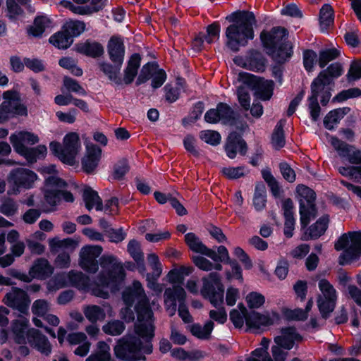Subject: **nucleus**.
Wrapping results in <instances>:
<instances>
[{
  "label": "nucleus",
  "instance_id": "nucleus-1",
  "mask_svg": "<svg viewBox=\"0 0 361 361\" xmlns=\"http://www.w3.org/2000/svg\"><path fill=\"white\" fill-rule=\"evenodd\" d=\"M123 300L127 306L121 309V317L126 322L134 320V312L131 310V307L136 301L135 310L137 314V322L135 324V332L140 338H153L154 336L153 312L141 283L137 281H134L132 286L123 292Z\"/></svg>",
  "mask_w": 361,
  "mask_h": 361
},
{
  "label": "nucleus",
  "instance_id": "nucleus-2",
  "mask_svg": "<svg viewBox=\"0 0 361 361\" xmlns=\"http://www.w3.org/2000/svg\"><path fill=\"white\" fill-rule=\"evenodd\" d=\"M234 23L226 30V44L233 51H238L240 46H245L248 39L254 38L253 25L256 23L254 14L243 11L233 15Z\"/></svg>",
  "mask_w": 361,
  "mask_h": 361
},
{
  "label": "nucleus",
  "instance_id": "nucleus-3",
  "mask_svg": "<svg viewBox=\"0 0 361 361\" xmlns=\"http://www.w3.org/2000/svg\"><path fill=\"white\" fill-rule=\"evenodd\" d=\"M288 37V31L282 27H273L270 31L263 30L260 39L264 47L269 49L273 57L279 62L283 63L292 54V47L284 41Z\"/></svg>",
  "mask_w": 361,
  "mask_h": 361
},
{
  "label": "nucleus",
  "instance_id": "nucleus-4",
  "mask_svg": "<svg viewBox=\"0 0 361 361\" xmlns=\"http://www.w3.org/2000/svg\"><path fill=\"white\" fill-rule=\"evenodd\" d=\"M145 343H142L140 338L136 337L123 338L114 348V352L117 357L128 361H137L145 360L142 353L150 354L153 347L151 343L152 338H142Z\"/></svg>",
  "mask_w": 361,
  "mask_h": 361
},
{
  "label": "nucleus",
  "instance_id": "nucleus-5",
  "mask_svg": "<svg viewBox=\"0 0 361 361\" xmlns=\"http://www.w3.org/2000/svg\"><path fill=\"white\" fill-rule=\"evenodd\" d=\"M333 85L330 79L324 78L323 74H319L312 82L311 95L308 98V108L313 121H316L320 115L321 108L318 98L320 97L322 106H326L331 97Z\"/></svg>",
  "mask_w": 361,
  "mask_h": 361
},
{
  "label": "nucleus",
  "instance_id": "nucleus-6",
  "mask_svg": "<svg viewBox=\"0 0 361 361\" xmlns=\"http://www.w3.org/2000/svg\"><path fill=\"white\" fill-rule=\"evenodd\" d=\"M50 150L63 163L73 166L75 163V158L81 149L79 135L71 132L68 133L63 140V145L58 142H51L49 145Z\"/></svg>",
  "mask_w": 361,
  "mask_h": 361
},
{
  "label": "nucleus",
  "instance_id": "nucleus-7",
  "mask_svg": "<svg viewBox=\"0 0 361 361\" xmlns=\"http://www.w3.org/2000/svg\"><path fill=\"white\" fill-rule=\"evenodd\" d=\"M336 250H344L339 257V264H348L357 260L361 255V233L348 232L343 234L336 242Z\"/></svg>",
  "mask_w": 361,
  "mask_h": 361
},
{
  "label": "nucleus",
  "instance_id": "nucleus-8",
  "mask_svg": "<svg viewBox=\"0 0 361 361\" xmlns=\"http://www.w3.org/2000/svg\"><path fill=\"white\" fill-rule=\"evenodd\" d=\"M99 264L102 270L97 277L98 286L107 287L123 280L125 270L116 257L104 255L100 257Z\"/></svg>",
  "mask_w": 361,
  "mask_h": 361
},
{
  "label": "nucleus",
  "instance_id": "nucleus-9",
  "mask_svg": "<svg viewBox=\"0 0 361 361\" xmlns=\"http://www.w3.org/2000/svg\"><path fill=\"white\" fill-rule=\"evenodd\" d=\"M296 191L300 202V224L302 228H305L317 216L316 195L313 190L304 185H299Z\"/></svg>",
  "mask_w": 361,
  "mask_h": 361
},
{
  "label": "nucleus",
  "instance_id": "nucleus-10",
  "mask_svg": "<svg viewBox=\"0 0 361 361\" xmlns=\"http://www.w3.org/2000/svg\"><path fill=\"white\" fill-rule=\"evenodd\" d=\"M4 102L0 105V123L8 121L16 115L26 116V106L21 103L20 94L14 90L3 93Z\"/></svg>",
  "mask_w": 361,
  "mask_h": 361
},
{
  "label": "nucleus",
  "instance_id": "nucleus-11",
  "mask_svg": "<svg viewBox=\"0 0 361 361\" xmlns=\"http://www.w3.org/2000/svg\"><path fill=\"white\" fill-rule=\"evenodd\" d=\"M202 283L200 290L202 297L208 299L214 307L223 305L224 289L219 275L216 273H210L202 279Z\"/></svg>",
  "mask_w": 361,
  "mask_h": 361
},
{
  "label": "nucleus",
  "instance_id": "nucleus-12",
  "mask_svg": "<svg viewBox=\"0 0 361 361\" xmlns=\"http://www.w3.org/2000/svg\"><path fill=\"white\" fill-rule=\"evenodd\" d=\"M237 114L226 103L220 102L215 109L207 111L204 120L209 123L221 122L225 125L233 126L236 123Z\"/></svg>",
  "mask_w": 361,
  "mask_h": 361
},
{
  "label": "nucleus",
  "instance_id": "nucleus-13",
  "mask_svg": "<svg viewBox=\"0 0 361 361\" xmlns=\"http://www.w3.org/2000/svg\"><path fill=\"white\" fill-rule=\"evenodd\" d=\"M240 78L245 82L253 83L257 97L264 101L269 100L273 95L274 82L273 80L257 78L252 74L240 73Z\"/></svg>",
  "mask_w": 361,
  "mask_h": 361
},
{
  "label": "nucleus",
  "instance_id": "nucleus-14",
  "mask_svg": "<svg viewBox=\"0 0 361 361\" xmlns=\"http://www.w3.org/2000/svg\"><path fill=\"white\" fill-rule=\"evenodd\" d=\"M331 144L341 159L351 164H361V150L355 145L348 144L336 137L331 138Z\"/></svg>",
  "mask_w": 361,
  "mask_h": 361
},
{
  "label": "nucleus",
  "instance_id": "nucleus-15",
  "mask_svg": "<svg viewBox=\"0 0 361 361\" xmlns=\"http://www.w3.org/2000/svg\"><path fill=\"white\" fill-rule=\"evenodd\" d=\"M102 252V247L99 245L85 246L82 248L80 257V265L84 270L95 273L98 270L97 258Z\"/></svg>",
  "mask_w": 361,
  "mask_h": 361
},
{
  "label": "nucleus",
  "instance_id": "nucleus-16",
  "mask_svg": "<svg viewBox=\"0 0 361 361\" xmlns=\"http://www.w3.org/2000/svg\"><path fill=\"white\" fill-rule=\"evenodd\" d=\"M186 293L183 288L180 286H173L165 290L164 294V305L169 315L172 317L176 314L177 305L176 302H185Z\"/></svg>",
  "mask_w": 361,
  "mask_h": 361
},
{
  "label": "nucleus",
  "instance_id": "nucleus-17",
  "mask_svg": "<svg viewBox=\"0 0 361 361\" xmlns=\"http://www.w3.org/2000/svg\"><path fill=\"white\" fill-rule=\"evenodd\" d=\"M4 303L18 310L21 314L28 315V299L26 293L18 288H13L4 298Z\"/></svg>",
  "mask_w": 361,
  "mask_h": 361
},
{
  "label": "nucleus",
  "instance_id": "nucleus-18",
  "mask_svg": "<svg viewBox=\"0 0 361 361\" xmlns=\"http://www.w3.org/2000/svg\"><path fill=\"white\" fill-rule=\"evenodd\" d=\"M47 189L44 192L45 201L50 205L54 206L61 200V189L66 187V183L56 176H49L46 179Z\"/></svg>",
  "mask_w": 361,
  "mask_h": 361
},
{
  "label": "nucleus",
  "instance_id": "nucleus-19",
  "mask_svg": "<svg viewBox=\"0 0 361 361\" xmlns=\"http://www.w3.org/2000/svg\"><path fill=\"white\" fill-rule=\"evenodd\" d=\"M279 320L278 313L273 312L271 314H260L251 311L245 317V324L250 329H259L261 326H267L274 324Z\"/></svg>",
  "mask_w": 361,
  "mask_h": 361
},
{
  "label": "nucleus",
  "instance_id": "nucleus-20",
  "mask_svg": "<svg viewBox=\"0 0 361 361\" xmlns=\"http://www.w3.org/2000/svg\"><path fill=\"white\" fill-rule=\"evenodd\" d=\"M17 138L12 137V145L15 151L23 156L29 163H35L37 159L44 158L47 154V147L44 145H38L36 147L29 148L15 141Z\"/></svg>",
  "mask_w": 361,
  "mask_h": 361
},
{
  "label": "nucleus",
  "instance_id": "nucleus-21",
  "mask_svg": "<svg viewBox=\"0 0 361 361\" xmlns=\"http://www.w3.org/2000/svg\"><path fill=\"white\" fill-rule=\"evenodd\" d=\"M9 179L18 187L30 188L36 180L37 175L29 169L20 168L11 172Z\"/></svg>",
  "mask_w": 361,
  "mask_h": 361
},
{
  "label": "nucleus",
  "instance_id": "nucleus-22",
  "mask_svg": "<svg viewBox=\"0 0 361 361\" xmlns=\"http://www.w3.org/2000/svg\"><path fill=\"white\" fill-rule=\"evenodd\" d=\"M247 149L246 142L240 135L236 132H233L229 134L225 145V151L230 159H234L235 157L237 151H239L240 154L245 155L247 152Z\"/></svg>",
  "mask_w": 361,
  "mask_h": 361
},
{
  "label": "nucleus",
  "instance_id": "nucleus-23",
  "mask_svg": "<svg viewBox=\"0 0 361 361\" xmlns=\"http://www.w3.org/2000/svg\"><path fill=\"white\" fill-rule=\"evenodd\" d=\"M125 52L123 39L118 36H112L107 44V53L111 61L123 63Z\"/></svg>",
  "mask_w": 361,
  "mask_h": 361
},
{
  "label": "nucleus",
  "instance_id": "nucleus-24",
  "mask_svg": "<svg viewBox=\"0 0 361 361\" xmlns=\"http://www.w3.org/2000/svg\"><path fill=\"white\" fill-rule=\"evenodd\" d=\"M28 342L35 345L42 353L48 355L51 353V345L47 338L39 330L31 329L27 332Z\"/></svg>",
  "mask_w": 361,
  "mask_h": 361
},
{
  "label": "nucleus",
  "instance_id": "nucleus-25",
  "mask_svg": "<svg viewBox=\"0 0 361 361\" xmlns=\"http://www.w3.org/2000/svg\"><path fill=\"white\" fill-rule=\"evenodd\" d=\"M102 149L95 145L87 147V154L82 161L83 170L87 173H92L97 166L101 157Z\"/></svg>",
  "mask_w": 361,
  "mask_h": 361
},
{
  "label": "nucleus",
  "instance_id": "nucleus-26",
  "mask_svg": "<svg viewBox=\"0 0 361 361\" xmlns=\"http://www.w3.org/2000/svg\"><path fill=\"white\" fill-rule=\"evenodd\" d=\"M301 336L297 334L296 330L293 327H288L281 329V334L275 337V343L287 350H290L293 347L295 341H300Z\"/></svg>",
  "mask_w": 361,
  "mask_h": 361
},
{
  "label": "nucleus",
  "instance_id": "nucleus-27",
  "mask_svg": "<svg viewBox=\"0 0 361 361\" xmlns=\"http://www.w3.org/2000/svg\"><path fill=\"white\" fill-rule=\"evenodd\" d=\"M26 314H20L12 323V332L15 341L18 344H24L26 342V329L28 326L29 319Z\"/></svg>",
  "mask_w": 361,
  "mask_h": 361
},
{
  "label": "nucleus",
  "instance_id": "nucleus-28",
  "mask_svg": "<svg viewBox=\"0 0 361 361\" xmlns=\"http://www.w3.org/2000/svg\"><path fill=\"white\" fill-rule=\"evenodd\" d=\"M329 222V216H322L307 230L305 235L302 237V239L304 240H308L319 238L326 231Z\"/></svg>",
  "mask_w": 361,
  "mask_h": 361
},
{
  "label": "nucleus",
  "instance_id": "nucleus-29",
  "mask_svg": "<svg viewBox=\"0 0 361 361\" xmlns=\"http://www.w3.org/2000/svg\"><path fill=\"white\" fill-rule=\"evenodd\" d=\"M76 50L80 54L92 58L100 57L104 51L103 46L99 42L90 39L78 43L76 45Z\"/></svg>",
  "mask_w": 361,
  "mask_h": 361
},
{
  "label": "nucleus",
  "instance_id": "nucleus-30",
  "mask_svg": "<svg viewBox=\"0 0 361 361\" xmlns=\"http://www.w3.org/2000/svg\"><path fill=\"white\" fill-rule=\"evenodd\" d=\"M243 67L250 71L263 72L266 67V59L262 53L251 51L243 63Z\"/></svg>",
  "mask_w": 361,
  "mask_h": 361
},
{
  "label": "nucleus",
  "instance_id": "nucleus-31",
  "mask_svg": "<svg viewBox=\"0 0 361 361\" xmlns=\"http://www.w3.org/2000/svg\"><path fill=\"white\" fill-rule=\"evenodd\" d=\"M82 196L87 210L90 211L93 208H95L97 211H102L103 209L102 199L97 192L92 190L90 187H85L83 189Z\"/></svg>",
  "mask_w": 361,
  "mask_h": 361
},
{
  "label": "nucleus",
  "instance_id": "nucleus-32",
  "mask_svg": "<svg viewBox=\"0 0 361 361\" xmlns=\"http://www.w3.org/2000/svg\"><path fill=\"white\" fill-rule=\"evenodd\" d=\"M113 64L108 62H102L99 63V67L108 78L115 82L116 85L122 84V79L120 77V71L123 65L121 62H112Z\"/></svg>",
  "mask_w": 361,
  "mask_h": 361
},
{
  "label": "nucleus",
  "instance_id": "nucleus-33",
  "mask_svg": "<svg viewBox=\"0 0 361 361\" xmlns=\"http://www.w3.org/2000/svg\"><path fill=\"white\" fill-rule=\"evenodd\" d=\"M53 272V268L45 259H37L30 269V274L37 279H46Z\"/></svg>",
  "mask_w": 361,
  "mask_h": 361
},
{
  "label": "nucleus",
  "instance_id": "nucleus-34",
  "mask_svg": "<svg viewBox=\"0 0 361 361\" xmlns=\"http://www.w3.org/2000/svg\"><path fill=\"white\" fill-rule=\"evenodd\" d=\"M185 242L189 248L197 253L206 256H212L214 253L212 249L204 245L194 233H188L185 235Z\"/></svg>",
  "mask_w": 361,
  "mask_h": 361
},
{
  "label": "nucleus",
  "instance_id": "nucleus-35",
  "mask_svg": "<svg viewBox=\"0 0 361 361\" xmlns=\"http://www.w3.org/2000/svg\"><path fill=\"white\" fill-rule=\"evenodd\" d=\"M140 61L141 56L139 54L135 53L130 56L127 67L124 70L123 82L125 84L129 85L133 82L137 74Z\"/></svg>",
  "mask_w": 361,
  "mask_h": 361
},
{
  "label": "nucleus",
  "instance_id": "nucleus-36",
  "mask_svg": "<svg viewBox=\"0 0 361 361\" xmlns=\"http://www.w3.org/2000/svg\"><path fill=\"white\" fill-rule=\"evenodd\" d=\"M319 26L322 32L328 31L334 25V11L329 4H324L319 16Z\"/></svg>",
  "mask_w": 361,
  "mask_h": 361
},
{
  "label": "nucleus",
  "instance_id": "nucleus-37",
  "mask_svg": "<svg viewBox=\"0 0 361 361\" xmlns=\"http://www.w3.org/2000/svg\"><path fill=\"white\" fill-rule=\"evenodd\" d=\"M350 111V108L349 107L338 108L329 111L324 119V125L325 128L329 130H333L334 128V126L337 125Z\"/></svg>",
  "mask_w": 361,
  "mask_h": 361
},
{
  "label": "nucleus",
  "instance_id": "nucleus-38",
  "mask_svg": "<svg viewBox=\"0 0 361 361\" xmlns=\"http://www.w3.org/2000/svg\"><path fill=\"white\" fill-rule=\"evenodd\" d=\"M214 324L212 320L207 321L204 326L200 324H194L190 327L191 334L201 340H209L214 329Z\"/></svg>",
  "mask_w": 361,
  "mask_h": 361
},
{
  "label": "nucleus",
  "instance_id": "nucleus-39",
  "mask_svg": "<svg viewBox=\"0 0 361 361\" xmlns=\"http://www.w3.org/2000/svg\"><path fill=\"white\" fill-rule=\"evenodd\" d=\"M51 26V20L45 16H40L35 18L33 25L27 30L29 35L40 37L45 30Z\"/></svg>",
  "mask_w": 361,
  "mask_h": 361
},
{
  "label": "nucleus",
  "instance_id": "nucleus-40",
  "mask_svg": "<svg viewBox=\"0 0 361 361\" xmlns=\"http://www.w3.org/2000/svg\"><path fill=\"white\" fill-rule=\"evenodd\" d=\"M76 244L75 241L71 238L60 240L59 238H53L49 240V247L51 252L57 253L65 250L73 251Z\"/></svg>",
  "mask_w": 361,
  "mask_h": 361
},
{
  "label": "nucleus",
  "instance_id": "nucleus-41",
  "mask_svg": "<svg viewBox=\"0 0 361 361\" xmlns=\"http://www.w3.org/2000/svg\"><path fill=\"white\" fill-rule=\"evenodd\" d=\"M267 192L266 188L263 183H258L255 186L253 197V205L255 209L260 212L266 207Z\"/></svg>",
  "mask_w": 361,
  "mask_h": 361
},
{
  "label": "nucleus",
  "instance_id": "nucleus-42",
  "mask_svg": "<svg viewBox=\"0 0 361 361\" xmlns=\"http://www.w3.org/2000/svg\"><path fill=\"white\" fill-rule=\"evenodd\" d=\"M97 351L90 355L85 361H110V347L104 341L97 343Z\"/></svg>",
  "mask_w": 361,
  "mask_h": 361
},
{
  "label": "nucleus",
  "instance_id": "nucleus-43",
  "mask_svg": "<svg viewBox=\"0 0 361 361\" xmlns=\"http://www.w3.org/2000/svg\"><path fill=\"white\" fill-rule=\"evenodd\" d=\"M286 124L285 120H280L272 133L271 144L276 149H279L285 145V137L283 127Z\"/></svg>",
  "mask_w": 361,
  "mask_h": 361
},
{
  "label": "nucleus",
  "instance_id": "nucleus-44",
  "mask_svg": "<svg viewBox=\"0 0 361 361\" xmlns=\"http://www.w3.org/2000/svg\"><path fill=\"white\" fill-rule=\"evenodd\" d=\"M49 42L59 49H67L73 43V39L63 29L49 38Z\"/></svg>",
  "mask_w": 361,
  "mask_h": 361
},
{
  "label": "nucleus",
  "instance_id": "nucleus-45",
  "mask_svg": "<svg viewBox=\"0 0 361 361\" xmlns=\"http://www.w3.org/2000/svg\"><path fill=\"white\" fill-rule=\"evenodd\" d=\"M85 317L92 324L97 321H102L106 317L104 310L97 305H89L84 308L83 310Z\"/></svg>",
  "mask_w": 361,
  "mask_h": 361
},
{
  "label": "nucleus",
  "instance_id": "nucleus-46",
  "mask_svg": "<svg viewBox=\"0 0 361 361\" xmlns=\"http://www.w3.org/2000/svg\"><path fill=\"white\" fill-rule=\"evenodd\" d=\"M336 299L324 298V297H318L317 306L319 310L324 319L329 317L330 314L334 310Z\"/></svg>",
  "mask_w": 361,
  "mask_h": 361
},
{
  "label": "nucleus",
  "instance_id": "nucleus-47",
  "mask_svg": "<svg viewBox=\"0 0 361 361\" xmlns=\"http://www.w3.org/2000/svg\"><path fill=\"white\" fill-rule=\"evenodd\" d=\"M127 250L138 266L144 264V254L138 241L134 239L130 240L127 246Z\"/></svg>",
  "mask_w": 361,
  "mask_h": 361
},
{
  "label": "nucleus",
  "instance_id": "nucleus-48",
  "mask_svg": "<svg viewBox=\"0 0 361 361\" xmlns=\"http://www.w3.org/2000/svg\"><path fill=\"white\" fill-rule=\"evenodd\" d=\"M68 279L72 286L80 289L87 288L90 283L89 277L80 271H70Z\"/></svg>",
  "mask_w": 361,
  "mask_h": 361
},
{
  "label": "nucleus",
  "instance_id": "nucleus-49",
  "mask_svg": "<svg viewBox=\"0 0 361 361\" xmlns=\"http://www.w3.org/2000/svg\"><path fill=\"white\" fill-rule=\"evenodd\" d=\"M341 52L336 48L326 49L319 51L318 64L320 68H324L330 61L339 57Z\"/></svg>",
  "mask_w": 361,
  "mask_h": 361
},
{
  "label": "nucleus",
  "instance_id": "nucleus-50",
  "mask_svg": "<svg viewBox=\"0 0 361 361\" xmlns=\"http://www.w3.org/2000/svg\"><path fill=\"white\" fill-rule=\"evenodd\" d=\"M318 287L322 293L318 297L337 300L336 290L328 280L325 279L319 280Z\"/></svg>",
  "mask_w": 361,
  "mask_h": 361
},
{
  "label": "nucleus",
  "instance_id": "nucleus-51",
  "mask_svg": "<svg viewBox=\"0 0 361 361\" xmlns=\"http://www.w3.org/2000/svg\"><path fill=\"white\" fill-rule=\"evenodd\" d=\"M262 178L269 187L273 196L275 197H279L281 195V190L279 183L271 174V171L269 170H263L262 171Z\"/></svg>",
  "mask_w": 361,
  "mask_h": 361
},
{
  "label": "nucleus",
  "instance_id": "nucleus-52",
  "mask_svg": "<svg viewBox=\"0 0 361 361\" xmlns=\"http://www.w3.org/2000/svg\"><path fill=\"white\" fill-rule=\"evenodd\" d=\"M192 259L195 266L203 271H208L212 269L221 270L222 269L221 264H213L207 259L201 256H194L192 257Z\"/></svg>",
  "mask_w": 361,
  "mask_h": 361
},
{
  "label": "nucleus",
  "instance_id": "nucleus-53",
  "mask_svg": "<svg viewBox=\"0 0 361 361\" xmlns=\"http://www.w3.org/2000/svg\"><path fill=\"white\" fill-rule=\"evenodd\" d=\"M63 29L66 33H68V35L73 39V37L78 36L84 32L85 30V24L84 22L80 20H71L66 23L63 27Z\"/></svg>",
  "mask_w": 361,
  "mask_h": 361
},
{
  "label": "nucleus",
  "instance_id": "nucleus-54",
  "mask_svg": "<svg viewBox=\"0 0 361 361\" xmlns=\"http://www.w3.org/2000/svg\"><path fill=\"white\" fill-rule=\"evenodd\" d=\"M343 72V69L341 64L339 63H334L319 74H323L324 78L330 79L331 82L334 84V78H337L341 76Z\"/></svg>",
  "mask_w": 361,
  "mask_h": 361
},
{
  "label": "nucleus",
  "instance_id": "nucleus-55",
  "mask_svg": "<svg viewBox=\"0 0 361 361\" xmlns=\"http://www.w3.org/2000/svg\"><path fill=\"white\" fill-rule=\"evenodd\" d=\"M126 326L123 322L119 320H114L109 322L103 326L102 329L106 334L118 336L123 332Z\"/></svg>",
  "mask_w": 361,
  "mask_h": 361
},
{
  "label": "nucleus",
  "instance_id": "nucleus-56",
  "mask_svg": "<svg viewBox=\"0 0 361 361\" xmlns=\"http://www.w3.org/2000/svg\"><path fill=\"white\" fill-rule=\"evenodd\" d=\"M59 64L62 68L69 70L75 76H81L82 75V70L77 66V61L71 57L61 59Z\"/></svg>",
  "mask_w": 361,
  "mask_h": 361
},
{
  "label": "nucleus",
  "instance_id": "nucleus-57",
  "mask_svg": "<svg viewBox=\"0 0 361 361\" xmlns=\"http://www.w3.org/2000/svg\"><path fill=\"white\" fill-rule=\"evenodd\" d=\"M157 70V66L152 63H148L142 66L140 73L136 80V85H140L146 82L152 78V75Z\"/></svg>",
  "mask_w": 361,
  "mask_h": 361
},
{
  "label": "nucleus",
  "instance_id": "nucleus-58",
  "mask_svg": "<svg viewBox=\"0 0 361 361\" xmlns=\"http://www.w3.org/2000/svg\"><path fill=\"white\" fill-rule=\"evenodd\" d=\"M361 96V90L358 87L350 88L342 90L337 94L332 99L333 102H343L350 98H355Z\"/></svg>",
  "mask_w": 361,
  "mask_h": 361
},
{
  "label": "nucleus",
  "instance_id": "nucleus-59",
  "mask_svg": "<svg viewBox=\"0 0 361 361\" xmlns=\"http://www.w3.org/2000/svg\"><path fill=\"white\" fill-rule=\"evenodd\" d=\"M248 171L245 166L225 167L221 169L222 174L228 179H237L244 176Z\"/></svg>",
  "mask_w": 361,
  "mask_h": 361
},
{
  "label": "nucleus",
  "instance_id": "nucleus-60",
  "mask_svg": "<svg viewBox=\"0 0 361 361\" xmlns=\"http://www.w3.org/2000/svg\"><path fill=\"white\" fill-rule=\"evenodd\" d=\"M63 85L68 92H75L82 96L87 95L86 90L75 80L70 77L63 78Z\"/></svg>",
  "mask_w": 361,
  "mask_h": 361
},
{
  "label": "nucleus",
  "instance_id": "nucleus-61",
  "mask_svg": "<svg viewBox=\"0 0 361 361\" xmlns=\"http://www.w3.org/2000/svg\"><path fill=\"white\" fill-rule=\"evenodd\" d=\"M147 262L151 269L153 270L151 276H154V279H157L161 274L162 268L159 257L152 253L147 255Z\"/></svg>",
  "mask_w": 361,
  "mask_h": 361
},
{
  "label": "nucleus",
  "instance_id": "nucleus-62",
  "mask_svg": "<svg viewBox=\"0 0 361 361\" xmlns=\"http://www.w3.org/2000/svg\"><path fill=\"white\" fill-rule=\"evenodd\" d=\"M49 310V305L45 300H37L32 306V312L35 315L44 317Z\"/></svg>",
  "mask_w": 361,
  "mask_h": 361
},
{
  "label": "nucleus",
  "instance_id": "nucleus-63",
  "mask_svg": "<svg viewBox=\"0 0 361 361\" xmlns=\"http://www.w3.org/2000/svg\"><path fill=\"white\" fill-rule=\"evenodd\" d=\"M246 302L250 308H259L264 303L265 298L259 293L251 292L247 295Z\"/></svg>",
  "mask_w": 361,
  "mask_h": 361
},
{
  "label": "nucleus",
  "instance_id": "nucleus-64",
  "mask_svg": "<svg viewBox=\"0 0 361 361\" xmlns=\"http://www.w3.org/2000/svg\"><path fill=\"white\" fill-rule=\"evenodd\" d=\"M347 77L349 81L357 80L361 78V60L354 61L351 63Z\"/></svg>",
  "mask_w": 361,
  "mask_h": 361
}]
</instances>
